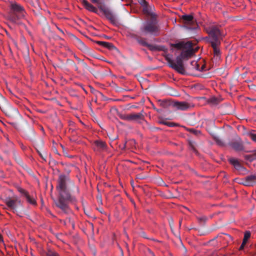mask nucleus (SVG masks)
<instances>
[{
  "label": "nucleus",
  "instance_id": "20",
  "mask_svg": "<svg viewBox=\"0 0 256 256\" xmlns=\"http://www.w3.org/2000/svg\"><path fill=\"white\" fill-rule=\"evenodd\" d=\"M214 50V56H216L217 58H218L220 54V50L218 48V46L220 44H217V43H214V44H211Z\"/></svg>",
  "mask_w": 256,
  "mask_h": 256
},
{
  "label": "nucleus",
  "instance_id": "11",
  "mask_svg": "<svg viewBox=\"0 0 256 256\" xmlns=\"http://www.w3.org/2000/svg\"><path fill=\"white\" fill-rule=\"evenodd\" d=\"M154 8L152 6H148V4L144 5L143 7V12L148 16L150 17V19H153L154 18H157V16L154 12Z\"/></svg>",
  "mask_w": 256,
  "mask_h": 256
},
{
  "label": "nucleus",
  "instance_id": "34",
  "mask_svg": "<svg viewBox=\"0 0 256 256\" xmlns=\"http://www.w3.org/2000/svg\"><path fill=\"white\" fill-rule=\"evenodd\" d=\"M248 135L250 136V138L253 141L256 142V134H252V133H250V134H248Z\"/></svg>",
  "mask_w": 256,
  "mask_h": 256
},
{
  "label": "nucleus",
  "instance_id": "27",
  "mask_svg": "<svg viewBox=\"0 0 256 256\" xmlns=\"http://www.w3.org/2000/svg\"><path fill=\"white\" fill-rule=\"evenodd\" d=\"M190 148L194 152H196V144L194 141H190L188 142Z\"/></svg>",
  "mask_w": 256,
  "mask_h": 256
},
{
  "label": "nucleus",
  "instance_id": "42",
  "mask_svg": "<svg viewBox=\"0 0 256 256\" xmlns=\"http://www.w3.org/2000/svg\"><path fill=\"white\" fill-rule=\"evenodd\" d=\"M150 254H152V256H155V255L150 250Z\"/></svg>",
  "mask_w": 256,
  "mask_h": 256
},
{
  "label": "nucleus",
  "instance_id": "21",
  "mask_svg": "<svg viewBox=\"0 0 256 256\" xmlns=\"http://www.w3.org/2000/svg\"><path fill=\"white\" fill-rule=\"evenodd\" d=\"M98 43L100 45L104 47L107 48L110 50L114 48V46L112 43H110L108 42L100 41V42H98Z\"/></svg>",
  "mask_w": 256,
  "mask_h": 256
},
{
  "label": "nucleus",
  "instance_id": "18",
  "mask_svg": "<svg viewBox=\"0 0 256 256\" xmlns=\"http://www.w3.org/2000/svg\"><path fill=\"white\" fill-rule=\"evenodd\" d=\"M194 17L192 15H183L182 17V20L186 24H190L193 22Z\"/></svg>",
  "mask_w": 256,
  "mask_h": 256
},
{
  "label": "nucleus",
  "instance_id": "38",
  "mask_svg": "<svg viewBox=\"0 0 256 256\" xmlns=\"http://www.w3.org/2000/svg\"><path fill=\"white\" fill-rule=\"evenodd\" d=\"M246 244V243H244V242L242 241V244H241V246H240V250H242L244 248V246Z\"/></svg>",
  "mask_w": 256,
  "mask_h": 256
},
{
  "label": "nucleus",
  "instance_id": "43",
  "mask_svg": "<svg viewBox=\"0 0 256 256\" xmlns=\"http://www.w3.org/2000/svg\"><path fill=\"white\" fill-rule=\"evenodd\" d=\"M76 70H78V68L76 66Z\"/></svg>",
  "mask_w": 256,
  "mask_h": 256
},
{
  "label": "nucleus",
  "instance_id": "36",
  "mask_svg": "<svg viewBox=\"0 0 256 256\" xmlns=\"http://www.w3.org/2000/svg\"><path fill=\"white\" fill-rule=\"evenodd\" d=\"M138 2L143 7L148 4L145 0H138Z\"/></svg>",
  "mask_w": 256,
  "mask_h": 256
},
{
  "label": "nucleus",
  "instance_id": "14",
  "mask_svg": "<svg viewBox=\"0 0 256 256\" xmlns=\"http://www.w3.org/2000/svg\"><path fill=\"white\" fill-rule=\"evenodd\" d=\"M190 42H180L178 43L172 44H171V46L178 50H184L185 48H188L190 46Z\"/></svg>",
  "mask_w": 256,
  "mask_h": 256
},
{
  "label": "nucleus",
  "instance_id": "19",
  "mask_svg": "<svg viewBox=\"0 0 256 256\" xmlns=\"http://www.w3.org/2000/svg\"><path fill=\"white\" fill-rule=\"evenodd\" d=\"M188 69L190 70H200L199 65L198 62L196 60H192L191 62L190 65L188 66Z\"/></svg>",
  "mask_w": 256,
  "mask_h": 256
},
{
  "label": "nucleus",
  "instance_id": "40",
  "mask_svg": "<svg viewBox=\"0 0 256 256\" xmlns=\"http://www.w3.org/2000/svg\"><path fill=\"white\" fill-rule=\"evenodd\" d=\"M3 242L2 236L1 234H0V242Z\"/></svg>",
  "mask_w": 256,
  "mask_h": 256
},
{
  "label": "nucleus",
  "instance_id": "32",
  "mask_svg": "<svg viewBox=\"0 0 256 256\" xmlns=\"http://www.w3.org/2000/svg\"><path fill=\"white\" fill-rule=\"evenodd\" d=\"M91 2L94 4H98V6L100 5H102L106 0H90Z\"/></svg>",
  "mask_w": 256,
  "mask_h": 256
},
{
  "label": "nucleus",
  "instance_id": "17",
  "mask_svg": "<svg viewBox=\"0 0 256 256\" xmlns=\"http://www.w3.org/2000/svg\"><path fill=\"white\" fill-rule=\"evenodd\" d=\"M82 4L84 7L88 10L94 12L95 13L97 12V8L94 6L92 4L89 3L87 0H83L82 2Z\"/></svg>",
  "mask_w": 256,
  "mask_h": 256
},
{
  "label": "nucleus",
  "instance_id": "30",
  "mask_svg": "<svg viewBox=\"0 0 256 256\" xmlns=\"http://www.w3.org/2000/svg\"><path fill=\"white\" fill-rule=\"evenodd\" d=\"M47 256H60L58 254L54 251H52L51 250H48L46 252Z\"/></svg>",
  "mask_w": 256,
  "mask_h": 256
},
{
  "label": "nucleus",
  "instance_id": "33",
  "mask_svg": "<svg viewBox=\"0 0 256 256\" xmlns=\"http://www.w3.org/2000/svg\"><path fill=\"white\" fill-rule=\"evenodd\" d=\"M18 190L20 194H22L24 196H25L26 194H28V192L26 191L24 189L22 188H18Z\"/></svg>",
  "mask_w": 256,
  "mask_h": 256
},
{
  "label": "nucleus",
  "instance_id": "26",
  "mask_svg": "<svg viewBox=\"0 0 256 256\" xmlns=\"http://www.w3.org/2000/svg\"><path fill=\"white\" fill-rule=\"evenodd\" d=\"M136 40L142 46H148V43L146 42V40L144 38H136Z\"/></svg>",
  "mask_w": 256,
  "mask_h": 256
},
{
  "label": "nucleus",
  "instance_id": "24",
  "mask_svg": "<svg viewBox=\"0 0 256 256\" xmlns=\"http://www.w3.org/2000/svg\"><path fill=\"white\" fill-rule=\"evenodd\" d=\"M18 14H14L12 12L10 13L8 16V20H10L12 22L16 23L18 20L20 19V18H18Z\"/></svg>",
  "mask_w": 256,
  "mask_h": 256
},
{
  "label": "nucleus",
  "instance_id": "23",
  "mask_svg": "<svg viewBox=\"0 0 256 256\" xmlns=\"http://www.w3.org/2000/svg\"><path fill=\"white\" fill-rule=\"evenodd\" d=\"M26 198V201L31 204L35 205L36 204L35 198L30 196L28 193L24 196Z\"/></svg>",
  "mask_w": 256,
  "mask_h": 256
},
{
  "label": "nucleus",
  "instance_id": "1",
  "mask_svg": "<svg viewBox=\"0 0 256 256\" xmlns=\"http://www.w3.org/2000/svg\"><path fill=\"white\" fill-rule=\"evenodd\" d=\"M70 181L68 176L62 174L60 175L57 182L56 189L58 193V198L54 200L57 207L60 208L64 213L68 214L70 210L68 204V201L75 202L76 198L72 196L68 188V183Z\"/></svg>",
  "mask_w": 256,
  "mask_h": 256
},
{
  "label": "nucleus",
  "instance_id": "37",
  "mask_svg": "<svg viewBox=\"0 0 256 256\" xmlns=\"http://www.w3.org/2000/svg\"><path fill=\"white\" fill-rule=\"evenodd\" d=\"M224 235H225V236H226V238H228L229 240H232V237H231L229 234H220L219 236H218V238H222V236H223Z\"/></svg>",
  "mask_w": 256,
  "mask_h": 256
},
{
  "label": "nucleus",
  "instance_id": "16",
  "mask_svg": "<svg viewBox=\"0 0 256 256\" xmlns=\"http://www.w3.org/2000/svg\"><path fill=\"white\" fill-rule=\"evenodd\" d=\"M228 161L230 164H232L234 168L238 170H244V168L240 164L238 160L235 158H230Z\"/></svg>",
  "mask_w": 256,
  "mask_h": 256
},
{
  "label": "nucleus",
  "instance_id": "41",
  "mask_svg": "<svg viewBox=\"0 0 256 256\" xmlns=\"http://www.w3.org/2000/svg\"><path fill=\"white\" fill-rule=\"evenodd\" d=\"M57 28L62 34H64V32L63 31L60 29V28H59L57 27Z\"/></svg>",
  "mask_w": 256,
  "mask_h": 256
},
{
  "label": "nucleus",
  "instance_id": "25",
  "mask_svg": "<svg viewBox=\"0 0 256 256\" xmlns=\"http://www.w3.org/2000/svg\"><path fill=\"white\" fill-rule=\"evenodd\" d=\"M213 138L216 142L220 146H224V142L217 136L213 135Z\"/></svg>",
  "mask_w": 256,
  "mask_h": 256
},
{
  "label": "nucleus",
  "instance_id": "35",
  "mask_svg": "<svg viewBox=\"0 0 256 256\" xmlns=\"http://www.w3.org/2000/svg\"><path fill=\"white\" fill-rule=\"evenodd\" d=\"M74 57L78 61V63H82L84 65H86V64L84 62V60L79 58L76 55H74Z\"/></svg>",
  "mask_w": 256,
  "mask_h": 256
},
{
  "label": "nucleus",
  "instance_id": "3",
  "mask_svg": "<svg viewBox=\"0 0 256 256\" xmlns=\"http://www.w3.org/2000/svg\"><path fill=\"white\" fill-rule=\"evenodd\" d=\"M4 202L8 207L7 209L14 213L18 212L20 210L23 208L22 202L18 196H14L12 198H6Z\"/></svg>",
  "mask_w": 256,
  "mask_h": 256
},
{
  "label": "nucleus",
  "instance_id": "6",
  "mask_svg": "<svg viewBox=\"0 0 256 256\" xmlns=\"http://www.w3.org/2000/svg\"><path fill=\"white\" fill-rule=\"evenodd\" d=\"M121 118L125 120L140 123L141 120H144V116L142 113H132L122 115Z\"/></svg>",
  "mask_w": 256,
  "mask_h": 256
},
{
  "label": "nucleus",
  "instance_id": "28",
  "mask_svg": "<svg viewBox=\"0 0 256 256\" xmlns=\"http://www.w3.org/2000/svg\"><path fill=\"white\" fill-rule=\"evenodd\" d=\"M250 232L249 231H246L244 234V238L243 239L244 243H246L248 238L250 237Z\"/></svg>",
  "mask_w": 256,
  "mask_h": 256
},
{
  "label": "nucleus",
  "instance_id": "5",
  "mask_svg": "<svg viewBox=\"0 0 256 256\" xmlns=\"http://www.w3.org/2000/svg\"><path fill=\"white\" fill-rule=\"evenodd\" d=\"M208 33L211 44H220V40L224 36V34L222 33L220 29L215 26L210 28Z\"/></svg>",
  "mask_w": 256,
  "mask_h": 256
},
{
  "label": "nucleus",
  "instance_id": "12",
  "mask_svg": "<svg viewBox=\"0 0 256 256\" xmlns=\"http://www.w3.org/2000/svg\"><path fill=\"white\" fill-rule=\"evenodd\" d=\"M94 148L95 151L102 152L107 150V146L106 144L102 140H97L94 141Z\"/></svg>",
  "mask_w": 256,
  "mask_h": 256
},
{
  "label": "nucleus",
  "instance_id": "7",
  "mask_svg": "<svg viewBox=\"0 0 256 256\" xmlns=\"http://www.w3.org/2000/svg\"><path fill=\"white\" fill-rule=\"evenodd\" d=\"M194 53V51L192 48V44L190 42V46L188 48H185L182 50L180 54L178 56V58H180V60L182 62V68L184 70H185V68H184L182 60L190 57Z\"/></svg>",
  "mask_w": 256,
  "mask_h": 256
},
{
  "label": "nucleus",
  "instance_id": "10",
  "mask_svg": "<svg viewBox=\"0 0 256 256\" xmlns=\"http://www.w3.org/2000/svg\"><path fill=\"white\" fill-rule=\"evenodd\" d=\"M229 145L236 151H242L244 150L242 140L238 136L235 140L230 142Z\"/></svg>",
  "mask_w": 256,
  "mask_h": 256
},
{
  "label": "nucleus",
  "instance_id": "4",
  "mask_svg": "<svg viewBox=\"0 0 256 256\" xmlns=\"http://www.w3.org/2000/svg\"><path fill=\"white\" fill-rule=\"evenodd\" d=\"M172 56L170 54H166L165 56V58L168 62L169 66L174 69L178 73L182 74H186V70H184L182 68V62L180 60V58H178L177 56L176 62L172 60Z\"/></svg>",
  "mask_w": 256,
  "mask_h": 256
},
{
  "label": "nucleus",
  "instance_id": "13",
  "mask_svg": "<svg viewBox=\"0 0 256 256\" xmlns=\"http://www.w3.org/2000/svg\"><path fill=\"white\" fill-rule=\"evenodd\" d=\"M256 182V174L250 175L246 176L244 180L243 184L246 186H252Z\"/></svg>",
  "mask_w": 256,
  "mask_h": 256
},
{
  "label": "nucleus",
  "instance_id": "31",
  "mask_svg": "<svg viewBox=\"0 0 256 256\" xmlns=\"http://www.w3.org/2000/svg\"><path fill=\"white\" fill-rule=\"evenodd\" d=\"M188 131L194 134L197 136L200 133V132L194 128H186Z\"/></svg>",
  "mask_w": 256,
  "mask_h": 256
},
{
  "label": "nucleus",
  "instance_id": "2",
  "mask_svg": "<svg viewBox=\"0 0 256 256\" xmlns=\"http://www.w3.org/2000/svg\"><path fill=\"white\" fill-rule=\"evenodd\" d=\"M160 30L158 21L155 18L145 22L140 28L141 32L144 35L150 34L157 36L160 34Z\"/></svg>",
  "mask_w": 256,
  "mask_h": 256
},
{
  "label": "nucleus",
  "instance_id": "9",
  "mask_svg": "<svg viewBox=\"0 0 256 256\" xmlns=\"http://www.w3.org/2000/svg\"><path fill=\"white\" fill-rule=\"evenodd\" d=\"M100 10L104 12L106 18L112 24H116L117 20L116 16L108 8L102 5L98 6Z\"/></svg>",
  "mask_w": 256,
  "mask_h": 256
},
{
  "label": "nucleus",
  "instance_id": "8",
  "mask_svg": "<svg viewBox=\"0 0 256 256\" xmlns=\"http://www.w3.org/2000/svg\"><path fill=\"white\" fill-rule=\"evenodd\" d=\"M12 12L18 14V18H24L25 16L26 12L24 8L16 3L12 4L10 5Z\"/></svg>",
  "mask_w": 256,
  "mask_h": 256
},
{
  "label": "nucleus",
  "instance_id": "15",
  "mask_svg": "<svg viewBox=\"0 0 256 256\" xmlns=\"http://www.w3.org/2000/svg\"><path fill=\"white\" fill-rule=\"evenodd\" d=\"M174 106L178 110H186L190 108V104L186 102H176Z\"/></svg>",
  "mask_w": 256,
  "mask_h": 256
},
{
  "label": "nucleus",
  "instance_id": "29",
  "mask_svg": "<svg viewBox=\"0 0 256 256\" xmlns=\"http://www.w3.org/2000/svg\"><path fill=\"white\" fill-rule=\"evenodd\" d=\"M78 44L80 48L82 50H84L86 48V46L80 40L78 39Z\"/></svg>",
  "mask_w": 256,
  "mask_h": 256
},
{
  "label": "nucleus",
  "instance_id": "39",
  "mask_svg": "<svg viewBox=\"0 0 256 256\" xmlns=\"http://www.w3.org/2000/svg\"><path fill=\"white\" fill-rule=\"evenodd\" d=\"M75 188H76V192L78 194L79 193V188H78V186H76Z\"/></svg>",
  "mask_w": 256,
  "mask_h": 256
},
{
  "label": "nucleus",
  "instance_id": "22",
  "mask_svg": "<svg viewBox=\"0 0 256 256\" xmlns=\"http://www.w3.org/2000/svg\"><path fill=\"white\" fill-rule=\"evenodd\" d=\"M148 49L152 51H160L162 50V48L156 45H153L151 44H148L147 46Z\"/></svg>",
  "mask_w": 256,
  "mask_h": 256
}]
</instances>
